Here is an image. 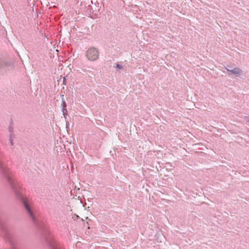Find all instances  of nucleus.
Masks as SVG:
<instances>
[{
  "instance_id": "nucleus-1",
  "label": "nucleus",
  "mask_w": 249,
  "mask_h": 249,
  "mask_svg": "<svg viewBox=\"0 0 249 249\" xmlns=\"http://www.w3.org/2000/svg\"><path fill=\"white\" fill-rule=\"evenodd\" d=\"M99 52L95 47H90L87 51L86 57L91 61H95L99 57Z\"/></svg>"
},
{
  "instance_id": "nucleus-2",
  "label": "nucleus",
  "mask_w": 249,
  "mask_h": 249,
  "mask_svg": "<svg viewBox=\"0 0 249 249\" xmlns=\"http://www.w3.org/2000/svg\"><path fill=\"white\" fill-rule=\"evenodd\" d=\"M13 69V64L3 60H0V72H6Z\"/></svg>"
},
{
  "instance_id": "nucleus-3",
  "label": "nucleus",
  "mask_w": 249,
  "mask_h": 249,
  "mask_svg": "<svg viewBox=\"0 0 249 249\" xmlns=\"http://www.w3.org/2000/svg\"><path fill=\"white\" fill-rule=\"evenodd\" d=\"M45 240L52 249H63L62 246L56 241L45 237Z\"/></svg>"
},
{
  "instance_id": "nucleus-4",
  "label": "nucleus",
  "mask_w": 249,
  "mask_h": 249,
  "mask_svg": "<svg viewBox=\"0 0 249 249\" xmlns=\"http://www.w3.org/2000/svg\"><path fill=\"white\" fill-rule=\"evenodd\" d=\"M232 67L230 66H227V67L226 68L227 72L229 74H232L234 75L235 76H239L243 74V71L241 69L238 67H236L232 70H230L229 68H231Z\"/></svg>"
},
{
  "instance_id": "nucleus-5",
  "label": "nucleus",
  "mask_w": 249,
  "mask_h": 249,
  "mask_svg": "<svg viewBox=\"0 0 249 249\" xmlns=\"http://www.w3.org/2000/svg\"><path fill=\"white\" fill-rule=\"evenodd\" d=\"M61 106H62V108H66V106H67L66 103V102L63 100V99H62Z\"/></svg>"
},
{
  "instance_id": "nucleus-6",
  "label": "nucleus",
  "mask_w": 249,
  "mask_h": 249,
  "mask_svg": "<svg viewBox=\"0 0 249 249\" xmlns=\"http://www.w3.org/2000/svg\"><path fill=\"white\" fill-rule=\"evenodd\" d=\"M9 131L10 133V135H11L12 134V136H14V133H13V128L12 126H9Z\"/></svg>"
},
{
  "instance_id": "nucleus-7",
  "label": "nucleus",
  "mask_w": 249,
  "mask_h": 249,
  "mask_svg": "<svg viewBox=\"0 0 249 249\" xmlns=\"http://www.w3.org/2000/svg\"><path fill=\"white\" fill-rule=\"evenodd\" d=\"M14 137V136H12V134L10 135V143H11V145H13V144H14L13 139Z\"/></svg>"
},
{
  "instance_id": "nucleus-8",
  "label": "nucleus",
  "mask_w": 249,
  "mask_h": 249,
  "mask_svg": "<svg viewBox=\"0 0 249 249\" xmlns=\"http://www.w3.org/2000/svg\"><path fill=\"white\" fill-rule=\"evenodd\" d=\"M62 111L63 112V115L65 116L66 114H67V110L66 108H62Z\"/></svg>"
},
{
  "instance_id": "nucleus-9",
  "label": "nucleus",
  "mask_w": 249,
  "mask_h": 249,
  "mask_svg": "<svg viewBox=\"0 0 249 249\" xmlns=\"http://www.w3.org/2000/svg\"><path fill=\"white\" fill-rule=\"evenodd\" d=\"M116 68L118 69H122L123 66L119 64H117L116 66Z\"/></svg>"
},
{
  "instance_id": "nucleus-10",
  "label": "nucleus",
  "mask_w": 249,
  "mask_h": 249,
  "mask_svg": "<svg viewBox=\"0 0 249 249\" xmlns=\"http://www.w3.org/2000/svg\"><path fill=\"white\" fill-rule=\"evenodd\" d=\"M82 71L83 73H86V72H88H88H91V71H87V70H86V69H85V68H83V69H82Z\"/></svg>"
},
{
  "instance_id": "nucleus-11",
  "label": "nucleus",
  "mask_w": 249,
  "mask_h": 249,
  "mask_svg": "<svg viewBox=\"0 0 249 249\" xmlns=\"http://www.w3.org/2000/svg\"><path fill=\"white\" fill-rule=\"evenodd\" d=\"M66 79L64 78V79H63V84L66 85Z\"/></svg>"
}]
</instances>
